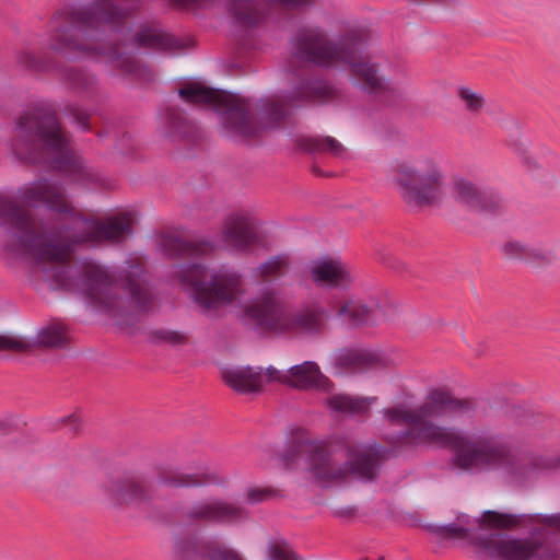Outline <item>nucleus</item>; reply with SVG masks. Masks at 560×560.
I'll use <instances>...</instances> for the list:
<instances>
[{
    "mask_svg": "<svg viewBox=\"0 0 560 560\" xmlns=\"http://www.w3.org/2000/svg\"><path fill=\"white\" fill-rule=\"evenodd\" d=\"M22 203L45 207L62 218L37 221L32 212L11 197L0 194V220L9 226L8 250L34 260L47 280L62 288L75 287L94 307L127 324L128 318L148 313L153 295L145 284L140 264L130 265L118 278L93 260L81 264L80 277L60 266L77 245L119 243L132 234L133 218L129 212L106 220H91L79 214L63 187L42 178L27 183L16 192Z\"/></svg>",
    "mask_w": 560,
    "mask_h": 560,
    "instance_id": "1",
    "label": "nucleus"
},
{
    "mask_svg": "<svg viewBox=\"0 0 560 560\" xmlns=\"http://www.w3.org/2000/svg\"><path fill=\"white\" fill-rule=\"evenodd\" d=\"M474 404L457 399L442 389L429 393L423 404L409 409L400 404L382 411L390 424H409L408 430L398 434V442L406 446L436 445L455 451L453 465L463 470H491L505 467L515 482H525L540 474L556 468L560 459L552 456L535 455L518 465L510 464L511 452L506 444L492 435L466 436L460 432L440 425L432 419H453L468 415Z\"/></svg>",
    "mask_w": 560,
    "mask_h": 560,
    "instance_id": "2",
    "label": "nucleus"
},
{
    "mask_svg": "<svg viewBox=\"0 0 560 560\" xmlns=\"http://www.w3.org/2000/svg\"><path fill=\"white\" fill-rule=\"evenodd\" d=\"M385 448L376 444H355L346 438L312 440L304 433L280 455L287 469H295L300 459L306 464L310 478L322 487L343 482L349 476L374 480L381 468Z\"/></svg>",
    "mask_w": 560,
    "mask_h": 560,
    "instance_id": "3",
    "label": "nucleus"
},
{
    "mask_svg": "<svg viewBox=\"0 0 560 560\" xmlns=\"http://www.w3.org/2000/svg\"><path fill=\"white\" fill-rule=\"evenodd\" d=\"M125 20L126 13L110 0H97L89 8L66 7L55 16L49 46L54 51L69 57L95 54L115 62L125 72L135 73L136 62L117 46L104 48L97 45L103 34L118 31Z\"/></svg>",
    "mask_w": 560,
    "mask_h": 560,
    "instance_id": "4",
    "label": "nucleus"
},
{
    "mask_svg": "<svg viewBox=\"0 0 560 560\" xmlns=\"http://www.w3.org/2000/svg\"><path fill=\"white\" fill-rule=\"evenodd\" d=\"M10 149L21 161L47 163L75 180L86 175L83 161L72 149L50 107L34 106L18 118Z\"/></svg>",
    "mask_w": 560,
    "mask_h": 560,
    "instance_id": "5",
    "label": "nucleus"
},
{
    "mask_svg": "<svg viewBox=\"0 0 560 560\" xmlns=\"http://www.w3.org/2000/svg\"><path fill=\"white\" fill-rule=\"evenodd\" d=\"M362 48V42L342 39L332 43L322 31L308 30L293 40L291 54L300 61L319 67L349 66L354 82L363 90L383 102H393L400 95L399 89L381 77L374 63L361 58Z\"/></svg>",
    "mask_w": 560,
    "mask_h": 560,
    "instance_id": "6",
    "label": "nucleus"
},
{
    "mask_svg": "<svg viewBox=\"0 0 560 560\" xmlns=\"http://www.w3.org/2000/svg\"><path fill=\"white\" fill-rule=\"evenodd\" d=\"M174 276L203 311L233 304L243 293L241 275L226 266L183 264L175 267Z\"/></svg>",
    "mask_w": 560,
    "mask_h": 560,
    "instance_id": "7",
    "label": "nucleus"
},
{
    "mask_svg": "<svg viewBox=\"0 0 560 560\" xmlns=\"http://www.w3.org/2000/svg\"><path fill=\"white\" fill-rule=\"evenodd\" d=\"M392 174L397 191L407 205L424 207L441 202L445 174L434 156L422 154L397 161Z\"/></svg>",
    "mask_w": 560,
    "mask_h": 560,
    "instance_id": "8",
    "label": "nucleus"
},
{
    "mask_svg": "<svg viewBox=\"0 0 560 560\" xmlns=\"http://www.w3.org/2000/svg\"><path fill=\"white\" fill-rule=\"evenodd\" d=\"M258 327L273 332L319 334L324 330L327 314L318 307H307L293 313L284 310L273 289H265L245 307Z\"/></svg>",
    "mask_w": 560,
    "mask_h": 560,
    "instance_id": "9",
    "label": "nucleus"
},
{
    "mask_svg": "<svg viewBox=\"0 0 560 560\" xmlns=\"http://www.w3.org/2000/svg\"><path fill=\"white\" fill-rule=\"evenodd\" d=\"M178 95L190 104L211 105L219 114L222 130L228 137L247 138L258 132L246 98L199 83H189L179 89Z\"/></svg>",
    "mask_w": 560,
    "mask_h": 560,
    "instance_id": "10",
    "label": "nucleus"
},
{
    "mask_svg": "<svg viewBox=\"0 0 560 560\" xmlns=\"http://www.w3.org/2000/svg\"><path fill=\"white\" fill-rule=\"evenodd\" d=\"M477 552L481 557L495 560H532L557 557L553 551L545 550L542 544L534 536L526 539L514 538L504 534H491L475 541Z\"/></svg>",
    "mask_w": 560,
    "mask_h": 560,
    "instance_id": "11",
    "label": "nucleus"
},
{
    "mask_svg": "<svg viewBox=\"0 0 560 560\" xmlns=\"http://www.w3.org/2000/svg\"><path fill=\"white\" fill-rule=\"evenodd\" d=\"M260 241L257 220L248 213H231L222 223L220 242L229 249L247 253Z\"/></svg>",
    "mask_w": 560,
    "mask_h": 560,
    "instance_id": "12",
    "label": "nucleus"
},
{
    "mask_svg": "<svg viewBox=\"0 0 560 560\" xmlns=\"http://www.w3.org/2000/svg\"><path fill=\"white\" fill-rule=\"evenodd\" d=\"M451 192L457 203L476 212L494 213L503 208V200L497 192L481 190L465 178L455 179Z\"/></svg>",
    "mask_w": 560,
    "mask_h": 560,
    "instance_id": "13",
    "label": "nucleus"
},
{
    "mask_svg": "<svg viewBox=\"0 0 560 560\" xmlns=\"http://www.w3.org/2000/svg\"><path fill=\"white\" fill-rule=\"evenodd\" d=\"M334 89L323 81H307L296 89L291 96L269 98L265 103L267 116L272 121H279L285 115V106L293 100L305 102H325L334 97Z\"/></svg>",
    "mask_w": 560,
    "mask_h": 560,
    "instance_id": "14",
    "label": "nucleus"
},
{
    "mask_svg": "<svg viewBox=\"0 0 560 560\" xmlns=\"http://www.w3.org/2000/svg\"><path fill=\"white\" fill-rule=\"evenodd\" d=\"M282 380L284 385L302 390L315 389L330 393L334 387L331 381L320 372L314 361H305L289 368Z\"/></svg>",
    "mask_w": 560,
    "mask_h": 560,
    "instance_id": "15",
    "label": "nucleus"
},
{
    "mask_svg": "<svg viewBox=\"0 0 560 560\" xmlns=\"http://www.w3.org/2000/svg\"><path fill=\"white\" fill-rule=\"evenodd\" d=\"M310 275L314 283L324 288H346L352 280L348 265L336 258H322L310 266Z\"/></svg>",
    "mask_w": 560,
    "mask_h": 560,
    "instance_id": "16",
    "label": "nucleus"
},
{
    "mask_svg": "<svg viewBox=\"0 0 560 560\" xmlns=\"http://www.w3.org/2000/svg\"><path fill=\"white\" fill-rule=\"evenodd\" d=\"M188 515L194 520L224 523L244 517L245 511L222 500H210L195 504Z\"/></svg>",
    "mask_w": 560,
    "mask_h": 560,
    "instance_id": "17",
    "label": "nucleus"
},
{
    "mask_svg": "<svg viewBox=\"0 0 560 560\" xmlns=\"http://www.w3.org/2000/svg\"><path fill=\"white\" fill-rule=\"evenodd\" d=\"M224 383L238 393L257 392L262 386L261 368H229L222 371Z\"/></svg>",
    "mask_w": 560,
    "mask_h": 560,
    "instance_id": "18",
    "label": "nucleus"
},
{
    "mask_svg": "<svg viewBox=\"0 0 560 560\" xmlns=\"http://www.w3.org/2000/svg\"><path fill=\"white\" fill-rule=\"evenodd\" d=\"M107 492L115 504L140 503L149 498L144 482L135 478L112 481Z\"/></svg>",
    "mask_w": 560,
    "mask_h": 560,
    "instance_id": "19",
    "label": "nucleus"
},
{
    "mask_svg": "<svg viewBox=\"0 0 560 560\" xmlns=\"http://www.w3.org/2000/svg\"><path fill=\"white\" fill-rule=\"evenodd\" d=\"M376 401V397H360L348 394H335L325 398V405L332 413L345 416L366 415Z\"/></svg>",
    "mask_w": 560,
    "mask_h": 560,
    "instance_id": "20",
    "label": "nucleus"
},
{
    "mask_svg": "<svg viewBox=\"0 0 560 560\" xmlns=\"http://www.w3.org/2000/svg\"><path fill=\"white\" fill-rule=\"evenodd\" d=\"M161 247L171 257L203 255L213 248L209 242L184 241L173 235H164Z\"/></svg>",
    "mask_w": 560,
    "mask_h": 560,
    "instance_id": "21",
    "label": "nucleus"
},
{
    "mask_svg": "<svg viewBox=\"0 0 560 560\" xmlns=\"http://www.w3.org/2000/svg\"><path fill=\"white\" fill-rule=\"evenodd\" d=\"M133 42L139 47L171 50L177 47L176 40L167 33L155 26H143L133 36Z\"/></svg>",
    "mask_w": 560,
    "mask_h": 560,
    "instance_id": "22",
    "label": "nucleus"
},
{
    "mask_svg": "<svg viewBox=\"0 0 560 560\" xmlns=\"http://www.w3.org/2000/svg\"><path fill=\"white\" fill-rule=\"evenodd\" d=\"M230 12L244 26L255 25L262 19L261 4L255 0H233Z\"/></svg>",
    "mask_w": 560,
    "mask_h": 560,
    "instance_id": "23",
    "label": "nucleus"
},
{
    "mask_svg": "<svg viewBox=\"0 0 560 560\" xmlns=\"http://www.w3.org/2000/svg\"><path fill=\"white\" fill-rule=\"evenodd\" d=\"M557 262L560 268V255L555 245L528 243L526 264L533 267H546Z\"/></svg>",
    "mask_w": 560,
    "mask_h": 560,
    "instance_id": "24",
    "label": "nucleus"
},
{
    "mask_svg": "<svg viewBox=\"0 0 560 560\" xmlns=\"http://www.w3.org/2000/svg\"><path fill=\"white\" fill-rule=\"evenodd\" d=\"M177 558L178 560H243L235 550L228 548H218L210 551L208 556H202L190 542L177 547Z\"/></svg>",
    "mask_w": 560,
    "mask_h": 560,
    "instance_id": "25",
    "label": "nucleus"
},
{
    "mask_svg": "<svg viewBox=\"0 0 560 560\" xmlns=\"http://www.w3.org/2000/svg\"><path fill=\"white\" fill-rule=\"evenodd\" d=\"M62 78L67 81L75 91L85 92L89 95H93L97 91L96 79L78 69H66L62 72Z\"/></svg>",
    "mask_w": 560,
    "mask_h": 560,
    "instance_id": "26",
    "label": "nucleus"
},
{
    "mask_svg": "<svg viewBox=\"0 0 560 560\" xmlns=\"http://www.w3.org/2000/svg\"><path fill=\"white\" fill-rule=\"evenodd\" d=\"M431 532L440 538L464 539L470 532L469 517L462 515L456 523L432 526Z\"/></svg>",
    "mask_w": 560,
    "mask_h": 560,
    "instance_id": "27",
    "label": "nucleus"
},
{
    "mask_svg": "<svg viewBox=\"0 0 560 560\" xmlns=\"http://www.w3.org/2000/svg\"><path fill=\"white\" fill-rule=\"evenodd\" d=\"M38 343L49 348H61L68 342L66 326L55 323L40 330L37 337Z\"/></svg>",
    "mask_w": 560,
    "mask_h": 560,
    "instance_id": "28",
    "label": "nucleus"
},
{
    "mask_svg": "<svg viewBox=\"0 0 560 560\" xmlns=\"http://www.w3.org/2000/svg\"><path fill=\"white\" fill-rule=\"evenodd\" d=\"M289 258L285 255H277L270 257L267 261L260 264L254 269L256 279H270L279 277L288 268Z\"/></svg>",
    "mask_w": 560,
    "mask_h": 560,
    "instance_id": "29",
    "label": "nucleus"
},
{
    "mask_svg": "<svg viewBox=\"0 0 560 560\" xmlns=\"http://www.w3.org/2000/svg\"><path fill=\"white\" fill-rule=\"evenodd\" d=\"M158 485L172 488L199 486L202 483L201 476L198 474H186L183 471H167L158 479Z\"/></svg>",
    "mask_w": 560,
    "mask_h": 560,
    "instance_id": "30",
    "label": "nucleus"
},
{
    "mask_svg": "<svg viewBox=\"0 0 560 560\" xmlns=\"http://www.w3.org/2000/svg\"><path fill=\"white\" fill-rule=\"evenodd\" d=\"M305 149L310 152H329L335 156L345 153V147L332 137L310 138L305 142Z\"/></svg>",
    "mask_w": 560,
    "mask_h": 560,
    "instance_id": "31",
    "label": "nucleus"
},
{
    "mask_svg": "<svg viewBox=\"0 0 560 560\" xmlns=\"http://www.w3.org/2000/svg\"><path fill=\"white\" fill-rule=\"evenodd\" d=\"M369 313L370 311L364 304L352 300L342 305L338 311V315L351 325L365 323L369 318Z\"/></svg>",
    "mask_w": 560,
    "mask_h": 560,
    "instance_id": "32",
    "label": "nucleus"
},
{
    "mask_svg": "<svg viewBox=\"0 0 560 560\" xmlns=\"http://www.w3.org/2000/svg\"><path fill=\"white\" fill-rule=\"evenodd\" d=\"M458 97L464 107L470 113H478L485 105L483 96L467 86L458 89Z\"/></svg>",
    "mask_w": 560,
    "mask_h": 560,
    "instance_id": "33",
    "label": "nucleus"
},
{
    "mask_svg": "<svg viewBox=\"0 0 560 560\" xmlns=\"http://www.w3.org/2000/svg\"><path fill=\"white\" fill-rule=\"evenodd\" d=\"M528 243L511 240L500 247L501 254L508 259H517L526 262Z\"/></svg>",
    "mask_w": 560,
    "mask_h": 560,
    "instance_id": "34",
    "label": "nucleus"
},
{
    "mask_svg": "<svg viewBox=\"0 0 560 560\" xmlns=\"http://www.w3.org/2000/svg\"><path fill=\"white\" fill-rule=\"evenodd\" d=\"M31 343L25 338L11 334H0V351H26Z\"/></svg>",
    "mask_w": 560,
    "mask_h": 560,
    "instance_id": "35",
    "label": "nucleus"
},
{
    "mask_svg": "<svg viewBox=\"0 0 560 560\" xmlns=\"http://www.w3.org/2000/svg\"><path fill=\"white\" fill-rule=\"evenodd\" d=\"M486 521L494 527H512L520 523L517 515L504 514L494 511L486 512Z\"/></svg>",
    "mask_w": 560,
    "mask_h": 560,
    "instance_id": "36",
    "label": "nucleus"
},
{
    "mask_svg": "<svg viewBox=\"0 0 560 560\" xmlns=\"http://www.w3.org/2000/svg\"><path fill=\"white\" fill-rule=\"evenodd\" d=\"M269 560H300L296 553L285 545L271 544L268 547Z\"/></svg>",
    "mask_w": 560,
    "mask_h": 560,
    "instance_id": "37",
    "label": "nucleus"
},
{
    "mask_svg": "<svg viewBox=\"0 0 560 560\" xmlns=\"http://www.w3.org/2000/svg\"><path fill=\"white\" fill-rule=\"evenodd\" d=\"M66 115L73 118L74 122L78 124V126L82 130H89V114L78 108L75 105H69L66 107Z\"/></svg>",
    "mask_w": 560,
    "mask_h": 560,
    "instance_id": "38",
    "label": "nucleus"
},
{
    "mask_svg": "<svg viewBox=\"0 0 560 560\" xmlns=\"http://www.w3.org/2000/svg\"><path fill=\"white\" fill-rule=\"evenodd\" d=\"M150 338L153 342H168V343H178L182 341L183 337L176 331L170 330H154L151 332Z\"/></svg>",
    "mask_w": 560,
    "mask_h": 560,
    "instance_id": "39",
    "label": "nucleus"
},
{
    "mask_svg": "<svg viewBox=\"0 0 560 560\" xmlns=\"http://www.w3.org/2000/svg\"><path fill=\"white\" fill-rule=\"evenodd\" d=\"M62 423L68 427L69 429V432L72 433V434H75L79 432L80 428H81V420H80V417L75 413L67 417V418H63L62 419Z\"/></svg>",
    "mask_w": 560,
    "mask_h": 560,
    "instance_id": "40",
    "label": "nucleus"
},
{
    "mask_svg": "<svg viewBox=\"0 0 560 560\" xmlns=\"http://www.w3.org/2000/svg\"><path fill=\"white\" fill-rule=\"evenodd\" d=\"M267 497V492L260 489H249L245 494V500L248 503H258Z\"/></svg>",
    "mask_w": 560,
    "mask_h": 560,
    "instance_id": "41",
    "label": "nucleus"
},
{
    "mask_svg": "<svg viewBox=\"0 0 560 560\" xmlns=\"http://www.w3.org/2000/svg\"><path fill=\"white\" fill-rule=\"evenodd\" d=\"M523 163L530 170L539 168L541 165L537 162L536 158L527 151L522 153Z\"/></svg>",
    "mask_w": 560,
    "mask_h": 560,
    "instance_id": "42",
    "label": "nucleus"
},
{
    "mask_svg": "<svg viewBox=\"0 0 560 560\" xmlns=\"http://www.w3.org/2000/svg\"><path fill=\"white\" fill-rule=\"evenodd\" d=\"M285 375V372H281L273 366H269L266 369V377L268 381H278L283 384V377Z\"/></svg>",
    "mask_w": 560,
    "mask_h": 560,
    "instance_id": "43",
    "label": "nucleus"
},
{
    "mask_svg": "<svg viewBox=\"0 0 560 560\" xmlns=\"http://www.w3.org/2000/svg\"><path fill=\"white\" fill-rule=\"evenodd\" d=\"M541 522L548 524L551 527H555L560 532V513L559 514H552V515H546L541 518Z\"/></svg>",
    "mask_w": 560,
    "mask_h": 560,
    "instance_id": "44",
    "label": "nucleus"
},
{
    "mask_svg": "<svg viewBox=\"0 0 560 560\" xmlns=\"http://www.w3.org/2000/svg\"><path fill=\"white\" fill-rule=\"evenodd\" d=\"M358 360L361 361L363 363L364 366H374V364L376 363V358L370 353H365V352H362V353H359L358 354Z\"/></svg>",
    "mask_w": 560,
    "mask_h": 560,
    "instance_id": "45",
    "label": "nucleus"
},
{
    "mask_svg": "<svg viewBox=\"0 0 560 560\" xmlns=\"http://www.w3.org/2000/svg\"><path fill=\"white\" fill-rule=\"evenodd\" d=\"M354 513V509L353 508H342V509H339L336 511V515L339 516V517H345V516H350Z\"/></svg>",
    "mask_w": 560,
    "mask_h": 560,
    "instance_id": "46",
    "label": "nucleus"
}]
</instances>
